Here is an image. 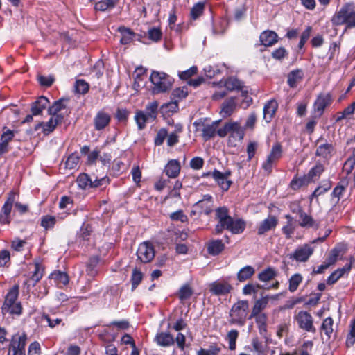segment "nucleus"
Wrapping results in <instances>:
<instances>
[{"label":"nucleus","mask_w":355,"mask_h":355,"mask_svg":"<svg viewBox=\"0 0 355 355\" xmlns=\"http://www.w3.org/2000/svg\"><path fill=\"white\" fill-rule=\"evenodd\" d=\"M224 249V244L220 240L211 241L208 244V252L212 255H217Z\"/></svg>","instance_id":"obj_32"},{"label":"nucleus","mask_w":355,"mask_h":355,"mask_svg":"<svg viewBox=\"0 0 355 355\" xmlns=\"http://www.w3.org/2000/svg\"><path fill=\"white\" fill-rule=\"evenodd\" d=\"M298 213L300 216L299 225L301 227L315 230H317L319 227L318 223L313 220L311 216L302 211L301 209H299Z\"/></svg>","instance_id":"obj_17"},{"label":"nucleus","mask_w":355,"mask_h":355,"mask_svg":"<svg viewBox=\"0 0 355 355\" xmlns=\"http://www.w3.org/2000/svg\"><path fill=\"white\" fill-rule=\"evenodd\" d=\"M98 261L99 259L98 257H92L89 259L87 266V272L89 275L93 277L96 274L95 268L97 266Z\"/></svg>","instance_id":"obj_53"},{"label":"nucleus","mask_w":355,"mask_h":355,"mask_svg":"<svg viewBox=\"0 0 355 355\" xmlns=\"http://www.w3.org/2000/svg\"><path fill=\"white\" fill-rule=\"evenodd\" d=\"M304 71L302 69H295L288 73L287 83L290 87H296L304 78Z\"/></svg>","instance_id":"obj_19"},{"label":"nucleus","mask_w":355,"mask_h":355,"mask_svg":"<svg viewBox=\"0 0 355 355\" xmlns=\"http://www.w3.org/2000/svg\"><path fill=\"white\" fill-rule=\"evenodd\" d=\"M155 340L157 344L162 347L171 346L175 342L173 336L168 333L165 332L157 334Z\"/></svg>","instance_id":"obj_26"},{"label":"nucleus","mask_w":355,"mask_h":355,"mask_svg":"<svg viewBox=\"0 0 355 355\" xmlns=\"http://www.w3.org/2000/svg\"><path fill=\"white\" fill-rule=\"evenodd\" d=\"M148 35L152 41L158 42L162 37V32L158 28H153L148 30Z\"/></svg>","instance_id":"obj_57"},{"label":"nucleus","mask_w":355,"mask_h":355,"mask_svg":"<svg viewBox=\"0 0 355 355\" xmlns=\"http://www.w3.org/2000/svg\"><path fill=\"white\" fill-rule=\"evenodd\" d=\"M225 86L230 91L242 89L241 83L236 78H229L225 83Z\"/></svg>","instance_id":"obj_42"},{"label":"nucleus","mask_w":355,"mask_h":355,"mask_svg":"<svg viewBox=\"0 0 355 355\" xmlns=\"http://www.w3.org/2000/svg\"><path fill=\"white\" fill-rule=\"evenodd\" d=\"M313 251L312 248L308 245H304L296 249L294 253L290 255V258L293 259L297 261H306L313 254Z\"/></svg>","instance_id":"obj_14"},{"label":"nucleus","mask_w":355,"mask_h":355,"mask_svg":"<svg viewBox=\"0 0 355 355\" xmlns=\"http://www.w3.org/2000/svg\"><path fill=\"white\" fill-rule=\"evenodd\" d=\"M277 34L272 31H263L259 37L261 43L265 46H270L277 42Z\"/></svg>","instance_id":"obj_21"},{"label":"nucleus","mask_w":355,"mask_h":355,"mask_svg":"<svg viewBox=\"0 0 355 355\" xmlns=\"http://www.w3.org/2000/svg\"><path fill=\"white\" fill-rule=\"evenodd\" d=\"M64 99H60L55 101L52 106H51L49 110V114L50 115L53 116H61L60 114H58L59 112H61L63 110L66 109V105L64 104Z\"/></svg>","instance_id":"obj_37"},{"label":"nucleus","mask_w":355,"mask_h":355,"mask_svg":"<svg viewBox=\"0 0 355 355\" xmlns=\"http://www.w3.org/2000/svg\"><path fill=\"white\" fill-rule=\"evenodd\" d=\"M302 277L300 274L296 273L291 276L289 279L288 289L291 292H294L297 289L299 284L302 282Z\"/></svg>","instance_id":"obj_44"},{"label":"nucleus","mask_w":355,"mask_h":355,"mask_svg":"<svg viewBox=\"0 0 355 355\" xmlns=\"http://www.w3.org/2000/svg\"><path fill=\"white\" fill-rule=\"evenodd\" d=\"M333 150V147L331 144H325L320 145L317 149L316 154L324 158H327L330 156Z\"/></svg>","instance_id":"obj_43"},{"label":"nucleus","mask_w":355,"mask_h":355,"mask_svg":"<svg viewBox=\"0 0 355 355\" xmlns=\"http://www.w3.org/2000/svg\"><path fill=\"white\" fill-rule=\"evenodd\" d=\"M239 337V331L236 329L230 331L227 334V340L229 344V349L234 350L236 349V342Z\"/></svg>","instance_id":"obj_45"},{"label":"nucleus","mask_w":355,"mask_h":355,"mask_svg":"<svg viewBox=\"0 0 355 355\" xmlns=\"http://www.w3.org/2000/svg\"><path fill=\"white\" fill-rule=\"evenodd\" d=\"M19 286L15 285L7 293L2 306V313L6 315H19L22 311L21 303L17 301Z\"/></svg>","instance_id":"obj_1"},{"label":"nucleus","mask_w":355,"mask_h":355,"mask_svg":"<svg viewBox=\"0 0 355 355\" xmlns=\"http://www.w3.org/2000/svg\"><path fill=\"white\" fill-rule=\"evenodd\" d=\"M236 105V101L234 98L227 99L221 106L220 112V115L223 118L230 116L235 110Z\"/></svg>","instance_id":"obj_22"},{"label":"nucleus","mask_w":355,"mask_h":355,"mask_svg":"<svg viewBox=\"0 0 355 355\" xmlns=\"http://www.w3.org/2000/svg\"><path fill=\"white\" fill-rule=\"evenodd\" d=\"M295 320H296L298 326L301 329L306 330L307 331H315V329L313 325L312 316L306 311H299L297 314L295 315Z\"/></svg>","instance_id":"obj_10"},{"label":"nucleus","mask_w":355,"mask_h":355,"mask_svg":"<svg viewBox=\"0 0 355 355\" xmlns=\"http://www.w3.org/2000/svg\"><path fill=\"white\" fill-rule=\"evenodd\" d=\"M278 104L277 101L272 100L268 101L263 107V119L266 122L269 123L272 119L277 109Z\"/></svg>","instance_id":"obj_20"},{"label":"nucleus","mask_w":355,"mask_h":355,"mask_svg":"<svg viewBox=\"0 0 355 355\" xmlns=\"http://www.w3.org/2000/svg\"><path fill=\"white\" fill-rule=\"evenodd\" d=\"M142 277L143 275L141 271L138 270L137 268H135L132 270L131 281L133 289L135 288L141 282Z\"/></svg>","instance_id":"obj_56"},{"label":"nucleus","mask_w":355,"mask_h":355,"mask_svg":"<svg viewBox=\"0 0 355 355\" xmlns=\"http://www.w3.org/2000/svg\"><path fill=\"white\" fill-rule=\"evenodd\" d=\"M150 79L153 85V94L166 92L171 88L173 85V78L164 72L153 71Z\"/></svg>","instance_id":"obj_3"},{"label":"nucleus","mask_w":355,"mask_h":355,"mask_svg":"<svg viewBox=\"0 0 355 355\" xmlns=\"http://www.w3.org/2000/svg\"><path fill=\"white\" fill-rule=\"evenodd\" d=\"M278 223V220L275 216H269L260 223L257 227V233L262 235L266 232L275 228Z\"/></svg>","instance_id":"obj_15"},{"label":"nucleus","mask_w":355,"mask_h":355,"mask_svg":"<svg viewBox=\"0 0 355 355\" xmlns=\"http://www.w3.org/2000/svg\"><path fill=\"white\" fill-rule=\"evenodd\" d=\"M135 120L139 130L145 128L146 123L152 122L145 114L144 111H137L135 115Z\"/></svg>","instance_id":"obj_35"},{"label":"nucleus","mask_w":355,"mask_h":355,"mask_svg":"<svg viewBox=\"0 0 355 355\" xmlns=\"http://www.w3.org/2000/svg\"><path fill=\"white\" fill-rule=\"evenodd\" d=\"M276 276V270L272 268H268L258 275V279L261 282H267L272 280Z\"/></svg>","instance_id":"obj_36"},{"label":"nucleus","mask_w":355,"mask_h":355,"mask_svg":"<svg viewBox=\"0 0 355 355\" xmlns=\"http://www.w3.org/2000/svg\"><path fill=\"white\" fill-rule=\"evenodd\" d=\"M230 137L229 143L236 146V143L241 141L244 137V130L237 122H230Z\"/></svg>","instance_id":"obj_11"},{"label":"nucleus","mask_w":355,"mask_h":355,"mask_svg":"<svg viewBox=\"0 0 355 355\" xmlns=\"http://www.w3.org/2000/svg\"><path fill=\"white\" fill-rule=\"evenodd\" d=\"M324 171V168L321 164H317L315 167L311 169L309 173V177L310 179H313L315 177L319 176Z\"/></svg>","instance_id":"obj_61"},{"label":"nucleus","mask_w":355,"mask_h":355,"mask_svg":"<svg viewBox=\"0 0 355 355\" xmlns=\"http://www.w3.org/2000/svg\"><path fill=\"white\" fill-rule=\"evenodd\" d=\"M76 182L80 188L86 189L90 187H98L106 185L108 184L109 180L106 177L93 180L88 175L83 173L78 177Z\"/></svg>","instance_id":"obj_5"},{"label":"nucleus","mask_w":355,"mask_h":355,"mask_svg":"<svg viewBox=\"0 0 355 355\" xmlns=\"http://www.w3.org/2000/svg\"><path fill=\"white\" fill-rule=\"evenodd\" d=\"M118 31L121 35V37L120 39L121 44H130L134 40V38L136 36V34L133 31L124 26L119 27Z\"/></svg>","instance_id":"obj_25"},{"label":"nucleus","mask_w":355,"mask_h":355,"mask_svg":"<svg viewBox=\"0 0 355 355\" xmlns=\"http://www.w3.org/2000/svg\"><path fill=\"white\" fill-rule=\"evenodd\" d=\"M230 224L228 225L229 227H226V230H230L233 234H241L242 233L245 228V222L241 219H231Z\"/></svg>","instance_id":"obj_24"},{"label":"nucleus","mask_w":355,"mask_h":355,"mask_svg":"<svg viewBox=\"0 0 355 355\" xmlns=\"http://www.w3.org/2000/svg\"><path fill=\"white\" fill-rule=\"evenodd\" d=\"M232 286L225 282H214L209 284L210 292L215 295H223L229 293Z\"/></svg>","instance_id":"obj_13"},{"label":"nucleus","mask_w":355,"mask_h":355,"mask_svg":"<svg viewBox=\"0 0 355 355\" xmlns=\"http://www.w3.org/2000/svg\"><path fill=\"white\" fill-rule=\"evenodd\" d=\"M333 319L330 317L327 318L322 322V330L329 338L333 333Z\"/></svg>","instance_id":"obj_49"},{"label":"nucleus","mask_w":355,"mask_h":355,"mask_svg":"<svg viewBox=\"0 0 355 355\" xmlns=\"http://www.w3.org/2000/svg\"><path fill=\"white\" fill-rule=\"evenodd\" d=\"M198 69L197 67L193 66L190 69L181 72L179 74V76L182 80H187L192 76L195 75L197 73Z\"/></svg>","instance_id":"obj_60"},{"label":"nucleus","mask_w":355,"mask_h":355,"mask_svg":"<svg viewBox=\"0 0 355 355\" xmlns=\"http://www.w3.org/2000/svg\"><path fill=\"white\" fill-rule=\"evenodd\" d=\"M166 175L170 178H175L180 171V165L177 160H171L165 168Z\"/></svg>","instance_id":"obj_27"},{"label":"nucleus","mask_w":355,"mask_h":355,"mask_svg":"<svg viewBox=\"0 0 355 355\" xmlns=\"http://www.w3.org/2000/svg\"><path fill=\"white\" fill-rule=\"evenodd\" d=\"M204 4L202 3H198L193 6L191 10V16L193 19L198 17L203 11Z\"/></svg>","instance_id":"obj_59"},{"label":"nucleus","mask_w":355,"mask_h":355,"mask_svg":"<svg viewBox=\"0 0 355 355\" xmlns=\"http://www.w3.org/2000/svg\"><path fill=\"white\" fill-rule=\"evenodd\" d=\"M354 12V6L352 3H346L333 16L332 23L336 26L344 24Z\"/></svg>","instance_id":"obj_8"},{"label":"nucleus","mask_w":355,"mask_h":355,"mask_svg":"<svg viewBox=\"0 0 355 355\" xmlns=\"http://www.w3.org/2000/svg\"><path fill=\"white\" fill-rule=\"evenodd\" d=\"M51 279L57 281L58 284L66 285L69 282V278L65 272L55 271L51 275Z\"/></svg>","instance_id":"obj_46"},{"label":"nucleus","mask_w":355,"mask_h":355,"mask_svg":"<svg viewBox=\"0 0 355 355\" xmlns=\"http://www.w3.org/2000/svg\"><path fill=\"white\" fill-rule=\"evenodd\" d=\"M145 73V69L143 67H137L133 73L134 84L133 87L135 90H139L144 86L141 76Z\"/></svg>","instance_id":"obj_31"},{"label":"nucleus","mask_w":355,"mask_h":355,"mask_svg":"<svg viewBox=\"0 0 355 355\" xmlns=\"http://www.w3.org/2000/svg\"><path fill=\"white\" fill-rule=\"evenodd\" d=\"M282 155V146L279 143L275 144L267 156L266 161L262 164V168L264 171L270 173L272 166L281 158Z\"/></svg>","instance_id":"obj_7"},{"label":"nucleus","mask_w":355,"mask_h":355,"mask_svg":"<svg viewBox=\"0 0 355 355\" xmlns=\"http://www.w3.org/2000/svg\"><path fill=\"white\" fill-rule=\"evenodd\" d=\"M110 121L109 114L105 112H99L94 119L95 127L97 130L103 129L106 125H108Z\"/></svg>","instance_id":"obj_29"},{"label":"nucleus","mask_w":355,"mask_h":355,"mask_svg":"<svg viewBox=\"0 0 355 355\" xmlns=\"http://www.w3.org/2000/svg\"><path fill=\"white\" fill-rule=\"evenodd\" d=\"M62 119H63V116H53V115H52V116L51 117L49 121L45 124L44 128V131H47L49 132H52L55 129L56 125L58 123H61Z\"/></svg>","instance_id":"obj_41"},{"label":"nucleus","mask_w":355,"mask_h":355,"mask_svg":"<svg viewBox=\"0 0 355 355\" xmlns=\"http://www.w3.org/2000/svg\"><path fill=\"white\" fill-rule=\"evenodd\" d=\"M255 272V270L250 266L242 268L237 273V279L239 282H244L250 279Z\"/></svg>","instance_id":"obj_30"},{"label":"nucleus","mask_w":355,"mask_h":355,"mask_svg":"<svg viewBox=\"0 0 355 355\" xmlns=\"http://www.w3.org/2000/svg\"><path fill=\"white\" fill-rule=\"evenodd\" d=\"M218 121H216L210 125H206L202 130V137L205 140L209 139L213 137L216 132V127Z\"/></svg>","instance_id":"obj_39"},{"label":"nucleus","mask_w":355,"mask_h":355,"mask_svg":"<svg viewBox=\"0 0 355 355\" xmlns=\"http://www.w3.org/2000/svg\"><path fill=\"white\" fill-rule=\"evenodd\" d=\"M193 207L200 214L208 215L211 212L213 208L212 197L210 195L204 196L203 198L198 200Z\"/></svg>","instance_id":"obj_12"},{"label":"nucleus","mask_w":355,"mask_h":355,"mask_svg":"<svg viewBox=\"0 0 355 355\" xmlns=\"http://www.w3.org/2000/svg\"><path fill=\"white\" fill-rule=\"evenodd\" d=\"M294 222H287L286 225L282 228L283 233L286 234V237L288 239L291 237V235L294 232Z\"/></svg>","instance_id":"obj_62"},{"label":"nucleus","mask_w":355,"mask_h":355,"mask_svg":"<svg viewBox=\"0 0 355 355\" xmlns=\"http://www.w3.org/2000/svg\"><path fill=\"white\" fill-rule=\"evenodd\" d=\"M216 218L218 223L216 225L215 231L217 234H220L224 229L230 224L232 218L228 214V209L225 207H218L216 210Z\"/></svg>","instance_id":"obj_9"},{"label":"nucleus","mask_w":355,"mask_h":355,"mask_svg":"<svg viewBox=\"0 0 355 355\" xmlns=\"http://www.w3.org/2000/svg\"><path fill=\"white\" fill-rule=\"evenodd\" d=\"M116 0H102L95 4V10L98 11H106L114 7Z\"/></svg>","instance_id":"obj_38"},{"label":"nucleus","mask_w":355,"mask_h":355,"mask_svg":"<svg viewBox=\"0 0 355 355\" xmlns=\"http://www.w3.org/2000/svg\"><path fill=\"white\" fill-rule=\"evenodd\" d=\"M14 135V131H12L9 129L4 128V131L1 137L0 143H3V144L8 147V144L12 139Z\"/></svg>","instance_id":"obj_51"},{"label":"nucleus","mask_w":355,"mask_h":355,"mask_svg":"<svg viewBox=\"0 0 355 355\" xmlns=\"http://www.w3.org/2000/svg\"><path fill=\"white\" fill-rule=\"evenodd\" d=\"M55 217L46 215L42 217L41 220V225L46 230L51 228L55 224Z\"/></svg>","instance_id":"obj_50"},{"label":"nucleus","mask_w":355,"mask_h":355,"mask_svg":"<svg viewBox=\"0 0 355 355\" xmlns=\"http://www.w3.org/2000/svg\"><path fill=\"white\" fill-rule=\"evenodd\" d=\"M157 107L158 103L157 101H153L149 103L146 107V110L144 111L145 114L148 119L153 122L157 117Z\"/></svg>","instance_id":"obj_33"},{"label":"nucleus","mask_w":355,"mask_h":355,"mask_svg":"<svg viewBox=\"0 0 355 355\" xmlns=\"http://www.w3.org/2000/svg\"><path fill=\"white\" fill-rule=\"evenodd\" d=\"M162 109L164 112L166 113H174L176 112L178 110V104L177 101H171L170 103H166L162 106Z\"/></svg>","instance_id":"obj_58"},{"label":"nucleus","mask_w":355,"mask_h":355,"mask_svg":"<svg viewBox=\"0 0 355 355\" xmlns=\"http://www.w3.org/2000/svg\"><path fill=\"white\" fill-rule=\"evenodd\" d=\"M249 310V303L247 300H239L233 304L230 311V323L240 327L245 323Z\"/></svg>","instance_id":"obj_2"},{"label":"nucleus","mask_w":355,"mask_h":355,"mask_svg":"<svg viewBox=\"0 0 355 355\" xmlns=\"http://www.w3.org/2000/svg\"><path fill=\"white\" fill-rule=\"evenodd\" d=\"M79 163V156L76 154L70 155L65 162V168L75 169Z\"/></svg>","instance_id":"obj_47"},{"label":"nucleus","mask_w":355,"mask_h":355,"mask_svg":"<svg viewBox=\"0 0 355 355\" xmlns=\"http://www.w3.org/2000/svg\"><path fill=\"white\" fill-rule=\"evenodd\" d=\"M355 164V148L353 152V155L349 157L344 164V169L347 172H350Z\"/></svg>","instance_id":"obj_64"},{"label":"nucleus","mask_w":355,"mask_h":355,"mask_svg":"<svg viewBox=\"0 0 355 355\" xmlns=\"http://www.w3.org/2000/svg\"><path fill=\"white\" fill-rule=\"evenodd\" d=\"M269 298L268 296L263 297L254 302V306L252 309V315H256L258 313H263L262 311L266 309L268 304Z\"/></svg>","instance_id":"obj_28"},{"label":"nucleus","mask_w":355,"mask_h":355,"mask_svg":"<svg viewBox=\"0 0 355 355\" xmlns=\"http://www.w3.org/2000/svg\"><path fill=\"white\" fill-rule=\"evenodd\" d=\"M49 103V101L46 97L43 96L39 97L31 107L32 114L34 116L40 114L46 107Z\"/></svg>","instance_id":"obj_23"},{"label":"nucleus","mask_w":355,"mask_h":355,"mask_svg":"<svg viewBox=\"0 0 355 355\" xmlns=\"http://www.w3.org/2000/svg\"><path fill=\"white\" fill-rule=\"evenodd\" d=\"M192 294L191 288L189 285H184L180 288L178 296L181 301H184L189 299Z\"/></svg>","instance_id":"obj_48"},{"label":"nucleus","mask_w":355,"mask_h":355,"mask_svg":"<svg viewBox=\"0 0 355 355\" xmlns=\"http://www.w3.org/2000/svg\"><path fill=\"white\" fill-rule=\"evenodd\" d=\"M331 102V98L329 94H321L318 96L314 103L315 111L318 113L319 116H320L325 107L328 106Z\"/></svg>","instance_id":"obj_18"},{"label":"nucleus","mask_w":355,"mask_h":355,"mask_svg":"<svg viewBox=\"0 0 355 355\" xmlns=\"http://www.w3.org/2000/svg\"><path fill=\"white\" fill-rule=\"evenodd\" d=\"M155 254L154 247L148 241L140 243L137 251V259L144 263L150 262L155 257Z\"/></svg>","instance_id":"obj_6"},{"label":"nucleus","mask_w":355,"mask_h":355,"mask_svg":"<svg viewBox=\"0 0 355 355\" xmlns=\"http://www.w3.org/2000/svg\"><path fill=\"white\" fill-rule=\"evenodd\" d=\"M75 88L77 93L84 94L87 92L89 85L83 80H78L76 82Z\"/></svg>","instance_id":"obj_55"},{"label":"nucleus","mask_w":355,"mask_h":355,"mask_svg":"<svg viewBox=\"0 0 355 355\" xmlns=\"http://www.w3.org/2000/svg\"><path fill=\"white\" fill-rule=\"evenodd\" d=\"M187 95L188 90L187 88L185 87L176 88L172 92L173 98L178 100L184 98Z\"/></svg>","instance_id":"obj_54"},{"label":"nucleus","mask_w":355,"mask_h":355,"mask_svg":"<svg viewBox=\"0 0 355 355\" xmlns=\"http://www.w3.org/2000/svg\"><path fill=\"white\" fill-rule=\"evenodd\" d=\"M220 352L221 345L212 344L207 349L200 348L197 351V355H218Z\"/></svg>","instance_id":"obj_34"},{"label":"nucleus","mask_w":355,"mask_h":355,"mask_svg":"<svg viewBox=\"0 0 355 355\" xmlns=\"http://www.w3.org/2000/svg\"><path fill=\"white\" fill-rule=\"evenodd\" d=\"M15 196L16 194L15 193H11L4 206L3 207V213L6 216L9 215L11 211L12 205L15 201Z\"/></svg>","instance_id":"obj_52"},{"label":"nucleus","mask_w":355,"mask_h":355,"mask_svg":"<svg viewBox=\"0 0 355 355\" xmlns=\"http://www.w3.org/2000/svg\"><path fill=\"white\" fill-rule=\"evenodd\" d=\"M350 267H344L335 270L327 279V284H334L336 283L345 272L349 271Z\"/></svg>","instance_id":"obj_40"},{"label":"nucleus","mask_w":355,"mask_h":355,"mask_svg":"<svg viewBox=\"0 0 355 355\" xmlns=\"http://www.w3.org/2000/svg\"><path fill=\"white\" fill-rule=\"evenodd\" d=\"M40 345L37 342H33L29 345L28 355H40Z\"/></svg>","instance_id":"obj_63"},{"label":"nucleus","mask_w":355,"mask_h":355,"mask_svg":"<svg viewBox=\"0 0 355 355\" xmlns=\"http://www.w3.org/2000/svg\"><path fill=\"white\" fill-rule=\"evenodd\" d=\"M27 336L24 333H17L12 336L8 355H25Z\"/></svg>","instance_id":"obj_4"},{"label":"nucleus","mask_w":355,"mask_h":355,"mask_svg":"<svg viewBox=\"0 0 355 355\" xmlns=\"http://www.w3.org/2000/svg\"><path fill=\"white\" fill-rule=\"evenodd\" d=\"M230 175V173L229 172L222 173L221 172L215 170L213 171L211 176L223 190L227 191L232 183V182L228 180Z\"/></svg>","instance_id":"obj_16"}]
</instances>
